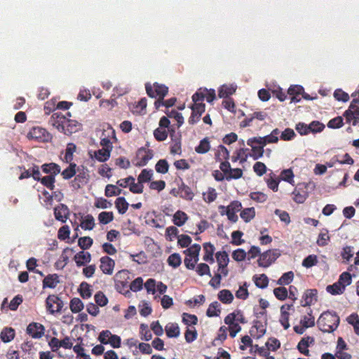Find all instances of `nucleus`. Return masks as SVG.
<instances>
[{
    "instance_id": "obj_1",
    "label": "nucleus",
    "mask_w": 359,
    "mask_h": 359,
    "mask_svg": "<svg viewBox=\"0 0 359 359\" xmlns=\"http://www.w3.org/2000/svg\"><path fill=\"white\" fill-rule=\"evenodd\" d=\"M339 316L334 311H324L317 320L319 329L323 332H332L339 326Z\"/></svg>"
},
{
    "instance_id": "obj_2",
    "label": "nucleus",
    "mask_w": 359,
    "mask_h": 359,
    "mask_svg": "<svg viewBox=\"0 0 359 359\" xmlns=\"http://www.w3.org/2000/svg\"><path fill=\"white\" fill-rule=\"evenodd\" d=\"M280 256V252L279 250H268L260 254L257 260L258 266L263 268H267L274 263Z\"/></svg>"
},
{
    "instance_id": "obj_3",
    "label": "nucleus",
    "mask_w": 359,
    "mask_h": 359,
    "mask_svg": "<svg viewBox=\"0 0 359 359\" xmlns=\"http://www.w3.org/2000/svg\"><path fill=\"white\" fill-rule=\"evenodd\" d=\"M29 140H34L39 142H48L52 139V135L45 128L39 126L32 128L27 134Z\"/></svg>"
},
{
    "instance_id": "obj_4",
    "label": "nucleus",
    "mask_w": 359,
    "mask_h": 359,
    "mask_svg": "<svg viewBox=\"0 0 359 359\" xmlns=\"http://www.w3.org/2000/svg\"><path fill=\"white\" fill-rule=\"evenodd\" d=\"M147 94L150 97H158V99H163L168 93V88L164 84H160L157 82L153 85L149 83L145 84Z\"/></svg>"
},
{
    "instance_id": "obj_5",
    "label": "nucleus",
    "mask_w": 359,
    "mask_h": 359,
    "mask_svg": "<svg viewBox=\"0 0 359 359\" xmlns=\"http://www.w3.org/2000/svg\"><path fill=\"white\" fill-rule=\"evenodd\" d=\"M280 130L278 128L273 129L271 133L264 137H254L250 138L247 141L248 144H252V143H257V144H264L266 146L267 144L276 143L278 141V135Z\"/></svg>"
},
{
    "instance_id": "obj_6",
    "label": "nucleus",
    "mask_w": 359,
    "mask_h": 359,
    "mask_svg": "<svg viewBox=\"0 0 359 359\" xmlns=\"http://www.w3.org/2000/svg\"><path fill=\"white\" fill-rule=\"evenodd\" d=\"M153 157V151L147 149L144 147L140 148L136 153V157L133 161V164L137 167L146 165L149 161Z\"/></svg>"
},
{
    "instance_id": "obj_7",
    "label": "nucleus",
    "mask_w": 359,
    "mask_h": 359,
    "mask_svg": "<svg viewBox=\"0 0 359 359\" xmlns=\"http://www.w3.org/2000/svg\"><path fill=\"white\" fill-rule=\"evenodd\" d=\"M216 97L215 91L213 89L199 88L193 95L192 100L194 102H203L204 99L208 102H212Z\"/></svg>"
},
{
    "instance_id": "obj_8",
    "label": "nucleus",
    "mask_w": 359,
    "mask_h": 359,
    "mask_svg": "<svg viewBox=\"0 0 359 359\" xmlns=\"http://www.w3.org/2000/svg\"><path fill=\"white\" fill-rule=\"evenodd\" d=\"M130 273L128 270H121L119 271L116 274V287L120 292H122L123 290H126L128 292V283L130 279Z\"/></svg>"
},
{
    "instance_id": "obj_9",
    "label": "nucleus",
    "mask_w": 359,
    "mask_h": 359,
    "mask_svg": "<svg viewBox=\"0 0 359 359\" xmlns=\"http://www.w3.org/2000/svg\"><path fill=\"white\" fill-rule=\"evenodd\" d=\"M47 310L52 314L60 312L63 307V302L56 295H49L46 301Z\"/></svg>"
},
{
    "instance_id": "obj_10",
    "label": "nucleus",
    "mask_w": 359,
    "mask_h": 359,
    "mask_svg": "<svg viewBox=\"0 0 359 359\" xmlns=\"http://www.w3.org/2000/svg\"><path fill=\"white\" fill-rule=\"evenodd\" d=\"M191 108L192 111L189 118V123L194 125L200 120L202 114L205 110V104L203 102H194Z\"/></svg>"
},
{
    "instance_id": "obj_11",
    "label": "nucleus",
    "mask_w": 359,
    "mask_h": 359,
    "mask_svg": "<svg viewBox=\"0 0 359 359\" xmlns=\"http://www.w3.org/2000/svg\"><path fill=\"white\" fill-rule=\"evenodd\" d=\"M224 323L229 325L227 328L229 330V335L231 337L234 338L241 330L239 324L235 322L234 315L233 313L228 314L224 318Z\"/></svg>"
},
{
    "instance_id": "obj_12",
    "label": "nucleus",
    "mask_w": 359,
    "mask_h": 359,
    "mask_svg": "<svg viewBox=\"0 0 359 359\" xmlns=\"http://www.w3.org/2000/svg\"><path fill=\"white\" fill-rule=\"evenodd\" d=\"M44 331V326L39 323H31L27 327V333L34 339H40Z\"/></svg>"
},
{
    "instance_id": "obj_13",
    "label": "nucleus",
    "mask_w": 359,
    "mask_h": 359,
    "mask_svg": "<svg viewBox=\"0 0 359 359\" xmlns=\"http://www.w3.org/2000/svg\"><path fill=\"white\" fill-rule=\"evenodd\" d=\"M318 291L316 289L306 290L301 300V305L304 307L309 306L317 302Z\"/></svg>"
},
{
    "instance_id": "obj_14",
    "label": "nucleus",
    "mask_w": 359,
    "mask_h": 359,
    "mask_svg": "<svg viewBox=\"0 0 359 359\" xmlns=\"http://www.w3.org/2000/svg\"><path fill=\"white\" fill-rule=\"evenodd\" d=\"M115 266V262L108 256H104L100 258V268L103 273L111 275Z\"/></svg>"
},
{
    "instance_id": "obj_15",
    "label": "nucleus",
    "mask_w": 359,
    "mask_h": 359,
    "mask_svg": "<svg viewBox=\"0 0 359 359\" xmlns=\"http://www.w3.org/2000/svg\"><path fill=\"white\" fill-rule=\"evenodd\" d=\"M54 215L57 220L65 223L69 215V210L65 204H60L54 208Z\"/></svg>"
},
{
    "instance_id": "obj_16",
    "label": "nucleus",
    "mask_w": 359,
    "mask_h": 359,
    "mask_svg": "<svg viewBox=\"0 0 359 359\" xmlns=\"http://www.w3.org/2000/svg\"><path fill=\"white\" fill-rule=\"evenodd\" d=\"M66 115L60 112H54L50 118L49 123L61 132L63 124L66 122Z\"/></svg>"
},
{
    "instance_id": "obj_17",
    "label": "nucleus",
    "mask_w": 359,
    "mask_h": 359,
    "mask_svg": "<svg viewBox=\"0 0 359 359\" xmlns=\"http://www.w3.org/2000/svg\"><path fill=\"white\" fill-rule=\"evenodd\" d=\"M304 93V88L301 86L295 85L289 88L287 93L290 97L291 102H299L301 100V95Z\"/></svg>"
},
{
    "instance_id": "obj_18",
    "label": "nucleus",
    "mask_w": 359,
    "mask_h": 359,
    "mask_svg": "<svg viewBox=\"0 0 359 359\" xmlns=\"http://www.w3.org/2000/svg\"><path fill=\"white\" fill-rule=\"evenodd\" d=\"M43 172L55 177L61 172L60 166L55 163H44L41 165Z\"/></svg>"
},
{
    "instance_id": "obj_19",
    "label": "nucleus",
    "mask_w": 359,
    "mask_h": 359,
    "mask_svg": "<svg viewBox=\"0 0 359 359\" xmlns=\"http://www.w3.org/2000/svg\"><path fill=\"white\" fill-rule=\"evenodd\" d=\"M79 128L78 122L66 117V122L64 123L61 132L65 135H71L77 131Z\"/></svg>"
},
{
    "instance_id": "obj_20",
    "label": "nucleus",
    "mask_w": 359,
    "mask_h": 359,
    "mask_svg": "<svg viewBox=\"0 0 359 359\" xmlns=\"http://www.w3.org/2000/svg\"><path fill=\"white\" fill-rule=\"evenodd\" d=\"M60 283L59 276L56 273L48 274L43 280V288L46 287L54 289Z\"/></svg>"
},
{
    "instance_id": "obj_21",
    "label": "nucleus",
    "mask_w": 359,
    "mask_h": 359,
    "mask_svg": "<svg viewBox=\"0 0 359 359\" xmlns=\"http://www.w3.org/2000/svg\"><path fill=\"white\" fill-rule=\"evenodd\" d=\"M313 342L314 338L313 337H303L298 343L297 349L301 353L305 355H309V351L308 347L309 346V344H313Z\"/></svg>"
},
{
    "instance_id": "obj_22",
    "label": "nucleus",
    "mask_w": 359,
    "mask_h": 359,
    "mask_svg": "<svg viewBox=\"0 0 359 359\" xmlns=\"http://www.w3.org/2000/svg\"><path fill=\"white\" fill-rule=\"evenodd\" d=\"M74 259L77 266H81L89 263L91 260V255L88 252L81 251L74 255Z\"/></svg>"
},
{
    "instance_id": "obj_23",
    "label": "nucleus",
    "mask_w": 359,
    "mask_h": 359,
    "mask_svg": "<svg viewBox=\"0 0 359 359\" xmlns=\"http://www.w3.org/2000/svg\"><path fill=\"white\" fill-rule=\"evenodd\" d=\"M293 200L297 203H303L308 197V192L306 188L297 187L292 191Z\"/></svg>"
},
{
    "instance_id": "obj_24",
    "label": "nucleus",
    "mask_w": 359,
    "mask_h": 359,
    "mask_svg": "<svg viewBox=\"0 0 359 359\" xmlns=\"http://www.w3.org/2000/svg\"><path fill=\"white\" fill-rule=\"evenodd\" d=\"M72 249L66 248L63 250L62 255L60 258L55 263V267L56 269H63L69 262L68 252H72Z\"/></svg>"
},
{
    "instance_id": "obj_25",
    "label": "nucleus",
    "mask_w": 359,
    "mask_h": 359,
    "mask_svg": "<svg viewBox=\"0 0 359 359\" xmlns=\"http://www.w3.org/2000/svg\"><path fill=\"white\" fill-rule=\"evenodd\" d=\"M203 250L205 251V254L203 255V260L205 262H208L210 264L214 263L215 260L213 258V255L215 252V247L210 243H205L203 244Z\"/></svg>"
},
{
    "instance_id": "obj_26",
    "label": "nucleus",
    "mask_w": 359,
    "mask_h": 359,
    "mask_svg": "<svg viewBox=\"0 0 359 359\" xmlns=\"http://www.w3.org/2000/svg\"><path fill=\"white\" fill-rule=\"evenodd\" d=\"M178 194L181 198L187 201H191L194 196L191 189L184 183L179 187Z\"/></svg>"
},
{
    "instance_id": "obj_27",
    "label": "nucleus",
    "mask_w": 359,
    "mask_h": 359,
    "mask_svg": "<svg viewBox=\"0 0 359 359\" xmlns=\"http://www.w3.org/2000/svg\"><path fill=\"white\" fill-rule=\"evenodd\" d=\"M165 333L169 338H175L180 336V330L178 325L174 323H170L165 327Z\"/></svg>"
},
{
    "instance_id": "obj_28",
    "label": "nucleus",
    "mask_w": 359,
    "mask_h": 359,
    "mask_svg": "<svg viewBox=\"0 0 359 359\" xmlns=\"http://www.w3.org/2000/svg\"><path fill=\"white\" fill-rule=\"evenodd\" d=\"M218 299L224 304H229L233 300L232 292L226 289L220 290L217 294Z\"/></svg>"
},
{
    "instance_id": "obj_29",
    "label": "nucleus",
    "mask_w": 359,
    "mask_h": 359,
    "mask_svg": "<svg viewBox=\"0 0 359 359\" xmlns=\"http://www.w3.org/2000/svg\"><path fill=\"white\" fill-rule=\"evenodd\" d=\"M15 336V330L12 327H4L0 334V338L4 343L11 341Z\"/></svg>"
},
{
    "instance_id": "obj_30",
    "label": "nucleus",
    "mask_w": 359,
    "mask_h": 359,
    "mask_svg": "<svg viewBox=\"0 0 359 359\" xmlns=\"http://www.w3.org/2000/svg\"><path fill=\"white\" fill-rule=\"evenodd\" d=\"M252 280L255 285L261 289L266 288L269 285V278L264 273L260 275H255L252 277Z\"/></svg>"
},
{
    "instance_id": "obj_31",
    "label": "nucleus",
    "mask_w": 359,
    "mask_h": 359,
    "mask_svg": "<svg viewBox=\"0 0 359 359\" xmlns=\"http://www.w3.org/2000/svg\"><path fill=\"white\" fill-rule=\"evenodd\" d=\"M267 187L273 191L276 192L278 190V184L280 180L276 176L275 174L271 172L269 177L265 179Z\"/></svg>"
},
{
    "instance_id": "obj_32",
    "label": "nucleus",
    "mask_w": 359,
    "mask_h": 359,
    "mask_svg": "<svg viewBox=\"0 0 359 359\" xmlns=\"http://www.w3.org/2000/svg\"><path fill=\"white\" fill-rule=\"evenodd\" d=\"M344 285L341 284L339 281L326 287V291L332 295L341 294L344 293Z\"/></svg>"
},
{
    "instance_id": "obj_33",
    "label": "nucleus",
    "mask_w": 359,
    "mask_h": 359,
    "mask_svg": "<svg viewBox=\"0 0 359 359\" xmlns=\"http://www.w3.org/2000/svg\"><path fill=\"white\" fill-rule=\"evenodd\" d=\"M188 219L187 215L181 210H177L173 215L172 222L177 226H183Z\"/></svg>"
},
{
    "instance_id": "obj_34",
    "label": "nucleus",
    "mask_w": 359,
    "mask_h": 359,
    "mask_svg": "<svg viewBox=\"0 0 359 359\" xmlns=\"http://www.w3.org/2000/svg\"><path fill=\"white\" fill-rule=\"evenodd\" d=\"M129 204L124 197H118L115 201V207L121 215H123L128 210Z\"/></svg>"
},
{
    "instance_id": "obj_35",
    "label": "nucleus",
    "mask_w": 359,
    "mask_h": 359,
    "mask_svg": "<svg viewBox=\"0 0 359 359\" xmlns=\"http://www.w3.org/2000/svg\"><path fill=\"white\" fill-rule=\"evenodd\" d=\"M69 165L61 172V175L64 180H69L76 173V164L74 163H69Z\"/></svg>"
},
{
    "instance_id": "obj_36",
    "label": "nucleus",
    "mask_w": 359,
    "mask_h": 359,
    "mask_svg": "<svg viewBox=\"0 0 359 359\" xmlns=\"http://www.w3.org/2000/svg\"><path fill=\"white\" fill-rule=\"evenodd\" d=\"M76 147L74 143L67 144L63 161L65 163H72L74 158V153L76 151Z\"/></svg>"
},
{
    "instance_id": "obj_37",
    "label": "nucleus",
    "mask_w": 359,
    "mask_h": 359,
    "mask_svg": "<svg viewBox=\"0 0 359 359\" xmlns=\"http://www.w3.org/2000/svg\"><path fill=\"white\" fill-rule=\"evenodd\" d=\"M210 149V141L208 137L201 140L199 144L195 147V151L200 154L207 153Z\"/></svg>"
},
{
    "instance_id": "obj_38",
    "label": "nucleus",
    "mask_w": 359,
    "mask_h": 359,
    "mask_svg": "<svg viewBox=\"0 0 359 359\" xmlns=\"http://www.w3.org/2000/svg\"><path fill=\"white\" fill-rule=\"evenodd\" d=\"M215 160L222 161V160H228L229 158V152L228 149L223 145L220 144L215 152Z\"/></svg>"
},
{
    "instance_id": "obj_39",
    "label": "nucleus",
    "mask_w": 359,
    "mask_h": 359,
    "mask_svg": "<svg viewBox=\"0 0 359 359\" xmlns=\"http://www.w3.org/2000/svg\"><path fill=\"white\" fill-rule=\"evenodd\" d=\"M236 92V88L233 86L223 85L219 90L218 95L219 97L227 98L229 95Z\"/></svg>"
},
{
    "instance_id": "obj_40",
    "label": "nucleus",
    "mask_w": 359,
    "mask_h": 359,
    "mask_svg": "<svg viewBox=\"0 0 359 359\" xmlns=\"http://www.w3.org/2000/svg\"><path fill=\"white\" fill-rule=\"evenodd\" d=\"M255 144H257L252 143V144H248V145L252 147V154L251 156L255 160H257L263 156L264 147L265 146L264 144H258L257 146Z\"/></svg>"
},
{
    "instance_id": "obj_41",
    "label": "nucleus",
    "mask_w": 359,
    "mask_h": 359,
    "mask_svg": "<svg viewBox=\"0 0 359 359\" xmlns=\"http://www.w3.org/2000/svg\"><path fill=\"white\" fill-rule=\"evenodd\" d=\"M330 240V237L329 236V231L326 229H323L321 230L320 233L318 235L317 239V244L319 246L323 247L328 244V242Z\"/></svg>"
},
{
    "instance_id": "obj_42",
    "label": "nucleus",
    "mask_w": 359,
    "mask_h": 359,
    "mask_svg": "<svg viewBox=\"0 0 359 359\" xmlns=\"http://www.w3.org/2000/svg\"><path fill=\"white\" fill-rule=\"evenodd\" d=\"M111 151L109 149L102 148L95 152V158L100 162H105L109 158Z\"/></svg>"
},
{
    "instance_id": "obj_43",
    "label": "nucleus",
    "mask_w": 359,
    "mask_h": 359,
    "mask_svg": "<svg viewBox=\"0 0 359 359\" xmlns=\"http://www.w3.org/2000/svg\"><path fill=\"white\" fill-rule=\"evenodd\" d=\"M219 306V304L216 301L211 303L207 309L206 315L208 317L219 316L221 313Z\"/></svg>"
},
{
    "instance_id": "obj_44",
    "label": "nucleus",
    "mask_w": 359,
    "mask_h": 359,
    "mask_svg": "<svg viewBox=\"0 0 359 359\" xmlns=\"http://www.w3.org/2000/svg\"><path fill=\"white\" fill-rule=\"evenodd\" d=\"M153 176L152 170L143 169L137 177L140 184H144L151 181Z\"/></svg>"
},
{
    "instance_id": "obj_45",
    "label": "nucleus",
    "mask_w": 359,
    "mask_h": 359,
    "mask_svg": "<svg viewBox=\"0 0 359 359\" xmlns=\"http://www.w3.org/2000/svg\"><path fill=\"white\" fill-rule=\"evenodd\" d=\"M122 192V189L114 184H109L105 187L104 194L107 197L119 196Z\"/></svg>"
},
{
    "instance_id": "obj_46",
    "label": "nucleus",
    "mask_w": 359,
    "mask_h": 359,
    "mask_svg": "<svg viewBox=\"0 0 359 359\" xmlns=\"http://www.w3.org/2000/svg\"><path fill=\"white\" fill-rule=\"evenodd\" d=\"M69 307L72 313H76L83 309V304L79 298L74 297L71 299Z\"/></svg>"
},
{
    "instance_id": "obj_47",
    "label": "nucleus",
    "mask_w": 359,
    "mask_h": 359,
    "mask_svg": "<svg viewBox=\"0 0 359 359\" xmlns=\"http://www.w3.org/2000/svg\"><path fill=\"white\" fill-rule=\"evenodd\" d=\"M95 226V219L93 215H87L81 223V227L84 230H92Z\"/></svg>"
},
{
    "instance_id": "obj_48",
    "label": "nucleus",
    "mask_w": 359,
    "mask_h": 359,
    "mask_svg": "<svg viewBox=\"0 0 359 359\" xmlns=\"http://www.w3.org/2000/svg\"><path fill=\"white\" fill-rule=\"evenodd\" d=\"M266 330L260 323H257L250 330V334L256 338H260L265 334Z\"/></svg>"
},
{
    "instance_id": "obj_49",
    "label": "nucleus",
    "mask_w": 359,
    "mask_h": 359,
    "mask_svg": "<svg viewBox=\"0 0 359 359\" xmlns=\"http://www.w3.org/2000/svg\"><path fill=\"white\" fill-rule=\"evenodd\" d=\"M293 278L294 273L292 271L284 273L278 280L277 284L280 285H287L293 280Z\"/></svg>"
},
{
    "instance_id": "obj_50",
    "label": "nucleus",
    "mask_w": 359,
    "mask_h": 359,
    "mask_svg": "<svg viewBox=\"0 0 359 359\" xmlns=\"http://www.w3.org/2000/svg\"><path fill=\"white\" fill-rule=\"evenodd\" d=\"M112 212H102L98 215V221L102 224H107L114 220Z\"/></svg>"
},
{
    "instance_id": "obj_51",
    "label": "nucleus",
    "mask_w": 359,
    "mask_h": 359,
    "mask_svg": "<svg viewBox=\"0 0 359 359\" xmlns=\"http://www.w3.org/2000/svg\"><path fill=\"white\" fill-rule=\"evenodd\" d=\"M243 175V170L241 168H231L230 170H229L228 173L226 174V176L225 177V179L227 181H230L231 180H238L242 177Z\"/></svg>"
},
{
    "instance_id": "obj_52",
    "label": "nucleus",
    "mask_w": 359,
    "mask_h": 359,
    "mask_svg": "<svg viewBox=\"0 0 359 359\" xmlns=\"http://www.w3.org/2000/svg\"><path fill=\"white\" fill-rule=\"evenodd\" d=\"M218 266L228 265L229 259V255L226 251H219L215 255Z\"/></svg>"
},
{
    "instance_id": "obj_53",
    "label": "nucleus",
    "mask_w": 359,
    "mask_h": 359,
    "mask_svg": "<svg viewBox=\"0 0 359 359\" xmlns=\"http://www.w3.org/2000/svg\"><path fill=\"white\" fill-rule=\"evenodd\" d=\"M203 200L206 203H212L217 198V194L215 188L209 187L206 192L203 194Z\"/></svg>"
},
{
    "instance_id": "obj_54",
    "label": "nucleus",
    "mask_w": 359,
    "mask_h": 359,
    "mask_svg": "<svg viewBox=\"0 0 359 359\" xmlns=\"http://www.w3.org/2000/svg\"><path fill=\"white\" fill-rule=\"evenodd\" d=\"M240 216L245 222H250L255 216L254 208H245L241 211Z\"/></svg>"
},
{
    "instance_id": "obj_55",
    "label": "nucleus",
    "mask_w": 359,
    "mask_h": 359,
    "mask_svg": "<svg viewBox=\"0 0 359 359\" xmlns=\"http://www.w3.org/2000/svg\"><path fill=\"white\" fill-rule=\"evenodd\" d=\"M39 182L50 190L55 189V177L47 175L43 177Z\"/></svg>"
},
{
    "instance_id": "obj_56",
    "label": "nucleus",
    "mask_w": 359,
    "mask_h": 359,
    "mask_svg": "<svg viewBox=\"0 0 359 359\" xmlns=\"http://www.w3.org/2000/svg\"><path fill=\"white\" fill-rule=\"evenodd\" d=\"M182 322L187 326L195 325L198 323V318L196 315L183 313Z\"/></svg>"
},
{
    "instance_id": "obj_57",
    "label": "nucleus",
    "mask_w": 359,
    "mask_h": 359,
    "mask_svg": "<svg viewBox=\"0 0 359 359\" xmlns=\"http://www.w3.org/2000/svg\"><path fill=\"white\" fill-rule=\"evenodd\" d=\"M155 169L158 173L165 174L168 172L169 164L165 159H161L156 163Z\"/></svg>"
},
{
    "instance_id": "obj_58",
    "label": "nucleus",
    "mask_w": 359,
    "mask_h": 359,
    "mask_svg": "<svg viewBox=\"0 0 359 359\" xmlns=\"http://www.w3.org/2000/svg\"><path fill=\"white\" fill-rule=\"evenodd\" d=\"M167 262L170 266L177 268L180 266L182 263V259L180 254L173 253L168 257Z\"/></svg>"
},
{
    "instance_id": "obj_59",
    "label": "nucleus",
    "mask_w": 359,
    "mask_h": 359,
    "mask_svg": "<svg viewBox=\"0 0 359 359\" xmlns=\"http://www.w3.org/2000/svg\"><path fill=\"white\" fill-rule=\"evenodd\" d=\"M201 246L198 244H194L184 251V253L188 257L198 258Z\"/></svg>"
},
{
    "instance_id": "obj_60",
    "label": "nucleus",
    "mask_w": 359,
    "mask_h": 359,
    "mask_svg": "<svg viewBox=\"0 0 359 359\" xmlns=\"http://www.w3.org/2000/svg\"><path fill=\"white\" fill-rule=\"evenodd\" d=\"M347 321L350 325H352L354 328V332L356 334L359 335V316L356 313H352L347 318Z\"/></svg>"
},
{
    "instance_id": "obj_61",
    "label": "nucleus",
    "mask_w": 359,
    "mask_h": 359,
    "mask_svg": "<svg viewBox=\"0 0 359 359\" xmlns=\"http://www.w3.org/2000/svg\"><path fill=\"white\" fill-rule=\"evenodd\" d=\"M79 292L83 299H88L92 295V290L88 283L83 282L80 285Z\"/></svg>"
},
{
    "instance_id": "obj_62",
    "label": "nucleus",
    "mask_w": 359,
    "mask_h": 359,
    "mask_svg": "<svg viewBox=\"0 0 359 359\" xmlns=\"http://www.w3.org/2000/svg\"><path fill=\"white\" fill-rule=\"evenodd\" d=\"M93 243V239L89 236L81 237L78 241V245L83 250L89 249Z\"/></svg>"
},
{
    "instance_id": "obj_63",
    "label": "nucleus",
    "mask_w": 359,
    "mask_h": 359,
    "mask_svg": "<svg viewBox=\"0 0 359 359\" xmlns=\"http://www.w3.org/2000/svg\"><path fill=\"white\" fill-rule=\"evenodd\" d=\"M273 294L278 300L283 301L287 299L288 291L285 287H279L273 290Z\"/></svg>"
},
{
    "instance_id": "obj_64",
    "label": "nucleus",
    "mask_w": 359,
    "mask_h": 359,
    "mask_svg": "<svg viewBox=\"0 0 359 359\" xmlns=\"http://www.w3.org/2000/svg\"><path fill=\"white\" fill-rule=\"evenodd\" d=\"M140 329V334L142 340L149 341L151 339L152 334L147 325L141 324Z\"/></svg>"
}]
</instances>
